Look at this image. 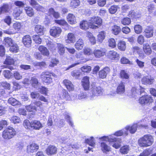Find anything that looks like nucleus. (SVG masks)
<instances>
[{
  "label": "nucleus",
  "mask_w": 156,
  "mask_h": 156,
  "mask_svg": "<svg viewBox=\"0 0 156 156\" xmlns=\"http://www.w3.org/2000/svg\"><path fill=\"white\" fill-rule=\"evenodd\" d=\"M121 30L120 27L115 25L112 27L111 30L112 33L113 34L115 35H117L121 32Z\"/></svg>",
  "instance_id": "45"
},
{
  "label": "nucleus",
  "mask_w": 156,
  "mask_h": 156,
  "mask_svg": "<svg viewBox=\"0 0 156 156\" xmlns=\"http://www.w3.org/2000/svg\"><path fill=\"white\" fill-rule=\"evenodd\" d=\"M22 26L23 25L20 22H16L13 24L12 28L13 30L11 29L5 30L4 31V33L9 35L15 34L20 30Z\"/></svg>",
  "instance_id": "7"
},
{
  "label": "nucleus",
  "mask_w": 156,
  "mask_h": 156,
  "mask_svg": "<svg viewBox=\"0 0 156 156\" xmlns=\"http://www.w3.org/2000/svg\"><path fill=\"white\" fill-rule=\"evenodd\" d=\"M11 122L14 124L19 123L20 121V118L16 116H13L10 119Z\"/></svg>",
  "instance_id": "64"
},
{
  "label": "nucleus",
  "mask_w": 156,
  "mask_h": 156,
  "mask_svg": "<svg viewBox=\"0 0 156 156\" xmlns=\"http://www.w3.org/2000/svg\"><path fill=\"white\" fill-rule=\"evenodd\" d=\"M79 26L82 30H87L90 28V21L89 22L87 20H83L80 22Z\"/></svg>",
  "instance_id": "23"
},
{
  "label": "nucleus",
  "mask_w": 156,
  "mask_h": 156,
  "mask_svg": "<svg viewBox=\"0 0 156 156\" xmlns=\"http://www.w3.org/2000/svg\"><path fill=\"white\" fill-rule=\"evenodd\" d=\"M141 81L143 84L151 85L153 84L154 81V79L151 76H146L142 77L141 80Z\"/></svg>",
  "instance_id": "13"
},
{
  "label": "nucleus",
  "mask_w": 156,
  "mask_h": 156,
  "mask_svg": "<svg viewBox=\"0 0 156 156\" xmlns=\"http://www.w3.org/2000/svg\"><path fill=\"white\" fill-rule=\"evenodd\" d=\"M67 39L66 40V42L67 44L73 43L76 40L75 34L73 33H69L67 36Z\"/></svg>",
  "instance_id": "27"
},
{
  "label": "nucleus",
  "mask_w": 156,
  "mask_h": 156,
  "mask_svg": "<svg viewBox=\"0 0 156 156\" xmlns=\"http://www.w3.org/2000/svg\"><path fill=\"white\" fill-rule=\"evenodd\" d=\"M23 125L26 129H29L38 130L42 127L40 121L36 120L30 122L28 120L25 119L23 121Z\"/></svg>",
  "instance_id": "3"
},
{
  "label": "nucleus",
  "mask_w": 156,
  "mask_h": 156,
  "mask_svg": "<svg viewBox=\"0 0 156 156\" xmlns=\"http://www.w3.org/2000/svg\"><path fill=\"white\" fill-rule=\"evenodd\" d=\"M108 46L111 48H115L116 45V41L113 38H110L108 40Z\"/></svg>",
  "instance_id": "48"
},
{
  "label": "nucleus",
  "mask_w": 156,
  "mask_h": 156,
  "mask_svg": "<svg viewBox=\"0 0 156 156\" xmlns=\"http://www.w3.org/2000/svg\"><path fill=\"white\" fill-rule=\"evenodd\" d=\"M66 18L67 21L70 24H75L76 23L75 16L72 13H69Z\"/></svg>",
  "instance_id": "29"
},
{
  "label": "nucleus",
  "mask_w": 156,
  "mask_h": 156,
  "mask_svg": "<svg viewBox=\"0 0 156 156\" xmlns=\"http://www.w3.org/2000/svg\"><path fill=\"white\" fill-rule=\"evenodd\" d=\"M26 108L27 111L29 112H32V114L33 115H35V113L37 111L35 106L34 105H33L31 104L26 106Z\"/></svg>",
  "instance_id": "39"
},
{
  "label": "nucleus",
  "mask_w": 156,
  "mask_h": 156,
  "mask_svg": "<svg viewBox=\"0 0 156 156\" xmlns=\"http://www.w3.org/2000/svg\"><path fill=\"white\" fill-rule=\"evenodd\" d=\"M10 10L9 5L7 3H4L0 7V15L3 13H8Z\"/></svg>",
  "instance_id": "30"
},
{
  "label": "nucleus",
  "mask_w": 156,
  "mask_h": 156,
  "mask_svg": "<svg viewBox=\"0 0 156 156\" xmlns=\"http://www.w3.org/2000/svg\"><path fill=\"white\" fill-rule=\"evenodd\" d=\"M144 35L147 38H150L153 36L154 31L152 27L147 26L144 30Z\"/></svg>",
  "instance_id": "20"
},
{
  "label": "nucleus",
  "mask_w": 156,
  "mask_h": 156,
  "mask_svg": "<svg viewBox=\"0 0 156 156\" xmlns=\"http://www.w3.org/2000/svg\"><path fill=\"white\" fill-rule=\"evenodd\" d=\"M84 46L83 40L81 38L79 39L76 42L74 46L76 49L78 50H81Z\"/></svg>",
  "instance_id": "31"
},
{
  "label": "nucleus",
  "mask_w": 156,
  "mask_h": 156,
  "mask_svg": "<svg viewBox=\"0 0 156 156\" xmlns=\"http://www.w3.org/2000/svg\"><path fill=\"white\" fill-rule=\"evenodd\" d=\"M62 83L69 92L74 90V86L72 82L68 79H65L62 82Z\"/></svg>",
  "instance_id": "16"
},
{
  "label": "nucleus",
  "mask_w": 156,
  "mask_h": 156,
  "mask_svg": "<svg viewBox=\"0 0 156 156\" xmlns=\"http://www.w3.org/2000/svg\"><path fill=\"white\" fill-rule=\"evenodd\" d=\"M147 8L149 13L151 14L154 12L155 9V5L153 4H151L147 6Z\"/></svg>",
  "instance_id": "62"
},
{
  "label": "nucleus",
  "mask_w": 156,
  "mask_h": 156,
  "mask_svg": "<svg viewBox=\"0 0 156 156\" xmlns=\"http://www.w3.org/2000/svg\"><path fill=\"white\" fill-rule=\"evenodd\" d=\"M119 75L120 78L122 79L128 80L129 78V75L125 70H121Z\"/></svg>",
  "instance_id": "41"
},
{
  "label": "nucleus",
  "mask_w": 156,
  "mask_h": 156,
  "mask_svg": "<svg viewBox=\"0 0 156 156\" xmlns=\"http://www.w3.org/2000/svg\"><path fill=\"white\" fill-rule=\"evenodd\" d=\"M89 21L90 28L93 29L98 28V26H101L102 23V19L98 16H94L91 17Z\"/></svg>",
  "instance_id": "8"
},
{
  "label": "nucleus",
  "mask_w": 156,
  "mask_h": 156,
  "mask_svg": "<svg viewBox=\"0 0 156 156\" xmlns=\"http://www.w3.org/2000/svg\"><path fill=\"white\" fill-rule=\"evenodd\" d=\"M34 30L39 35H42L44 34V27L41 25H36L34 28Z\"/></svg>",
  "instance_id": "32"
},
{
  "label": "nucleus",
  "mask_w": 156,
  "mask_h": 156,
  "mask_svg": "<svg viewBox=\"0 0 156 156\" xmlns=\"http://www.w3.org/2000/svg\"><path fill=\"white\" fill-rule=\"evenodd\" d=\"M47 47L48 49L52 53L55 52L56 51L57 46L55 44L51 42H48L47 44Z\"/></svg>",
  "instance_id": "42"
},
{
  "label": "nucleus",
  "mask_w": 156,
  "mask_h": 156,
  "mask_svg": "<svg viewBox=\"0 0 156 156\" xmlns=\"http://www.w3.org/2000/svg\"><path fill=\"white\" fill-rule=\"evenodd\" d=\"M153 102V97L148 94L142 95L139 98L138 100L139 103L142 105H149Z\"/></svg>",
  "instance_id": "6"
},
{
  "label": "nucleus",
  "mask_w": 156,
  "mask_h": 156,
  "mask_svg": "<svg viewBox=\"0 0 156 156\" xmlns=\"http://www.w3.org/2000/svg\"><path fill=\"white\" fill-rule=\"evenodd\" d=\"M108 141L112 144V146L116 149L120 147L121 142L120 139L117 138H110L108 137Z\"/></svg>",
  "instance_id": "9"
},
{
  "label": "nucleus",
  "mask_w": 156,
  "mask_h": 156,
  "mask_svg": "<svg viewBox=\"0 0 156 156\" xmlns=\"http://www.w3.org/2000/svg\"><path fill=\"white\" fill-rule=\"evenodd\" d=\"M33 39L36 44H40L41 43V39L40 38L39 35H34L33 36Z\"/></svg>",
  "instance_id": "60"
},
{
  "label": "nucleus",
  "mask_w": 156,
  "mask_h": 156,
  "mask_svg": "<svg viewBox=\"0 0 156 156\" xmlns=\"http://www.w3.org/2000/svg\"><path fill=\"white\" fill-rule=\"evenodd\" d=\"M154 142L153 136L148 134L144 135L138 140V144L141 147H147L151 146Z\"/></svg>",
  "instance_id": "2"
},
{
  "label": "nucleus",
  "mask_w": 156,
  "mask_h": 156,
  "mask_svg": "<svg viewBox=\"0 0 156 156\" xmlns=\"http://www.w3.org/2000/svg\"><path fill=\"white\" fill-rule=\"evenodd\" d=\"M80 0H71L70 6L73 9H76L80 5Z\"/></svg>",
  "instance_id": "40"
},
{
  "label": "nucleus",
  "mask_w": 156,
  "mask_h": 156,
  "mask_svg": "<svg viewBox=\"0 0 156 156\" xmlns=\"http://www.w3.org/2000/svg\"><path fill=\"white\" fill-rule=\"evenodd\" d=\"M24 10L27 16L29 17H32L34 15L35 13L33 9L30 6H26Z\"/></svg>",
  "instance_id": "34"
},
{
  "label": "nucleus",
  "mask_w": 156,
  "mask_h": 156,
  "mask_svg": "<svg viewBox=\"0 0 156 156\" xmlns=\"http://www.w3.org/2000/svg\"><path fill=\"white\" fill-rule=\"evenodd\" d=\"M117 47L118 49L120 51H125L126 47V42L124 41H119L117 44Z\"/></svg>",
  "instance_id": "36"
},
{
  "label": "nucleus",
  "mask_w": 156,
  "mask_h": 156,
  "mask_svg": "<svg viewBox=\"0 0 156 156\" xmlns=\"http://www.w3.org/2000/svg\"><path fill=\"white\" fill-rule=\"evenodd\" d=\"M57 44L58 52L60 55H63L65 51L64 46L62 44L60 43H58Z\"/></svg>",
  "instance_id": "38"
},
{
  "label": "nucleus",
  "mask_w": 156,
  "mask_h": 156,
  "mask_svg": "<svg viewBox=\"0 0 156 156\" xmlns=\"http://www.w3.org/2000/svg\"><path fill=\"white\" fill-rule=\"evenodd\" d=\"M16 134L15 129L12 127L9 126L2 132V136L5 140H9L13 138Z\"/></svg>",
  "instance_id": "5"
},
{
  "label": "nucleus",
  "mask_w": 156,
  "mask_h": 156,
  "mask_svg": "<svg viewBox=\"0 0 156 156\" xmlns=\"http://www.w3.org/2000/svg\"><path fill=\"white\" fill-rule=\"evenodd\" d=\"M62 32V30L61 28L56 26L52 27L49 30L50 35L54 37L59 36Z\"/></svg>",
  "instance_id": "10"
},
{
  "label": "nucleus",
  "mask_w": 156,
  "mask_h": 156,
  "mask_svg": "<svg viewBox=\"0 0 156 156\" xmlns=\"http://www.w3.org/2000/svg\"><path fill=\"white\" fill-rule=\"evenodd\" d=\"M120 58V55L117 52L113 50L109 51L108 53V58L112 61H118Z\"/></svg>",
  "instance_id": "11"
},
{
  "label": "nucleus",
  "mask_w": 156,
  "mask_h": 156,
  "mask_svg": "<svg viewBox=\"0 0 156 156\" xmlns=\"http://www.w3.org/2000/svg\"><path fill=\"white\" fill-rule=\"evenodd\" d=\"M131 22L130 18L128 17L123 18L121 20V23L124 25H128Z\"/></svg>",
  "instance_id": "52"
},
{
  "label": "nucleus",
  "mask_w": 156,
  "mask_h": 156,
  "mask_svg": "<svg viewBox=\"0 0 156 156\" xmlns=\"http://www.w3.org/2000/svg\"><path fill=\"white\" fill-rule=\"evenodd\" d=\"M8 103L14 106L19 104V102L15 98L11 97L8 100Z\"/></svg>",
  "instance_id": "54"
},
{
  "label": "nucleus",
  "mask_w": 156,
  "mask_h": 156,
  "mask_svg": "<svg viewBox=\"0 0 156 156\" xmlns=\"http://www.w3.org/2000/svg\"><path fill=\"white\" fill-rule=\"evenodd\" d=\"M131 51L133 54L137 53L139 55V57L141 58L144 59L145 57L140 48L138 46L133 47L131 48Z\"/></svg>",
  "instance_id": "14"
},
{
  "label": "nucleus",
  "mask_w": 156,
  "mask_h": 156,
  "mask_svg": "<svg viewBox=\"0 0 156 156\" xmlns=\"http://www.w3.org/2000/svg\"><path fill=\"white\" fill-rule=\"evenodd\" d=\"M59 98L62 100L66 101H70L71 99V97L68 92L65 89L62 90V94L59 95Z\"/></svg>",
  "instance_id": "19"
},
{
  "label": "nucleus",
  "mask_w": 156,
  "mask_h": 156,
  "mask_svg": "<svg viewBox=\"0 0 156 156\" xmlns=\"http://www.w3.org/2000/svg\"><path fill=\"white\" fill-rule=\"evenodd\" d=\"M124 134L126 135H128L127 131L124 132L122 129L116 131L114 133L113 135L117 136H123Z\"/></svg>",
  "instance_id": "56"
},
{
  "label": "nucleus",
  "mask_w": 156,
  "mask_h": 156,
  "mask_svg": "<svg viewBox=\"0 0 156 156\" xmlns=\"http://www.w3.org/2000/svg\"><path fill=\"white\" fill-rule=\"evenodd\" d=\"M13 43V41L10 37H5L4 39L3 44L6 47H10Z\"/></svg>",
  "instance_id": "33"
},
{
  "label": "nucleus",
  "mask_w": 156,
  "mask_h": 156,
  "mask_svg": "<svg viewBox=\"0 0 156 156\" xmlns=\"http://www.w3.org/2000/svg\"><path fill=\"white\" fill-rule=\"evenodd\" d=\"M105 36L104 32L101 31L99 33L98 35V41L101 42L105 38Z\"/></svg>",
  "instance_id": "63"
},
{
  "label": "nucleus",
  "mask_w": 156,
  "mask_h": 156,
  "mask_svg": "<svg viewBox=\"0 0 156 156\" xmlns=\"http://www.w3.org/2000/svg\"><path fill=\"white\" fill-rule=\"evenodd\" d=\"M116 93L119 94L124 93L125 92V88L124 83L121 81L117 87L116 90Z\"/></svg>",
  "instance_id": "21"
},
{
  "label": "nucleus",
  "mask_w": 156,
  "mask_h": 156,
  "mask_svg": "<svg viewBox=\"0 0 156 156\" xmlns=\"http://www.w3.org/2000/svg\"><path fill=\"white\" fill-rule=\"evenodd\" d=\"M48 15L50 17L52 16L55 19L54 22L56 24L64 27L63 29L65 30H68L69 29V25L65 20L64 19L58 20L60 17V14L58 12L55 11L54 8L51 7L48 9Z\"/></svg>",
  "instance_id": "1"
},
{
  "label": "nucleus",
  "mask_w": 156,
  "mask_h": 156,
  "mask_svg": "<svg viewBox=\"0 0 156 156\" xmlns=\"http://www.w3.org/2000/svg\"><path fill=\"white\" fill-rule=\"evenodd\" d=\"M22 42L26 47H30L32 44L31 37L29 35H26L24 36L22 38Z\"/></svg>",
  "instance_id": "18"
},
{
  "label": "nucleus",
  "mask_w": 156,
  "mask_h": 156,
  "mask_svg": "<svg viewBox=\"0 0 156 156\" xmlns=\"http://www.w3.org/2000/svg\"><path fill=\"white\" fill-rule=\"evenodd\" d=\"M80 69L83 73H88L91 71V67L89 66H84L81 68Z\"/></svg>",
  "instance_id": "58"
},
{
  "label": "nucleus",
  "mask_w": 156,
  "mask_h": 156,
  "mask_svg": "<svg viewBox=\"0 0 156 156\" xmlns=\"http://www.w3.org/2000/svg\"><path fill=\"white\" fill-rule=\"evenodd\" d=\"M87 36L92 44L94 45L96 44V41L95 38L91 32L87 31Z\"/></svg>",
  "instance_id": "37"
},
{
  "label": "nucleus",
  "mask_w": 156,
  "mask_h": 156,
  "mask_svg": "<svg viewBox=\"0 0 156 156\" xmlns=\"http://www.w3.org/2000/svg\"><path fill=\"white\" fill-rule=\"evenodd\" d=\"M10 47L9 51L13 53H17L19 50V47L16 43H13Z\"/></svg>",
  "instance_id": "43"
},
{
  "label": "nucleus",
  "mask_w": 156,
  "mask_h": 156,
  "mask_svg": "<svg viewBox=\"0 0 156 156\" xmlns=\"http://www.w3.org/2000/svg\"><path fill=\"white\" fill-rule=\"evenodd\" d=\"M91 94L94 96L96 94H99L102 93V90L100 87H92L91 90Z\"/></svg>",
  "instance_id": "46"
},
{
  "label": "nucleus",
  "mask_w": 156,
  "mask_h": 156,
  "mask_svg": "<svg viewBox=\"0 0 156 156\" xmlns=\"http://www.w3.org/2000/svg\"><path fill=\"white\" fill-rule=\"evenodd\" d=\"M39 148V146L37 144L33 143L27 146L26 151L28 153H33L36 152Z\"/></svg>",
  "instance_id": "15"
},
{
  "label": "nucleus",
  "mask_w": 156,
  "mask_h": 156,
  "mask_svg": "<svg viewBox=\"0 0 156 156\" xmlns=\"http://www.w3.org/2000/svg\"><path fill=\"white\" fill-rule=\"evenodd\" d=\"M57 148L55 146L50 145L47 147L45 150V152L48 155L52 156L57 154Z\"/></svg>",
  "instance_id": "12"
},
{
  "label": "nucleus",
  "mask_w": 156,
  "mask_h": 156,
  "mask_svg": "<svg viewBox=\"0 0 156 156\" xmlns=\"http://www.w3.org/2000/svg\"><path fill=\"white\" fill-rule=\"evenodd\" d=\"M39 92L40 93L45 96L48 95V89L44 86H42L39 88Z\"/></svg>",
  "instance_id": "59"
},
{
  "label": "nucleus",
  "mask_w": 156,
  "mask_h": 156,
  "mask_svg": "<svg viewBox=\"0 0 156 156\" xmlns=\"http://www.w3.org/2000/svg\"><path fill=\"white\" fill-rule=\"evenodd\" d=\"M119 8V7L118 5H112L108 9L109 12L111 14H114L117 12Z\"/></svg>",
  "instance_id": "57"
},
{
  "label": "nucleus",
  "mask_w": 156,
  "mask_h": 156,
  "mask_svg": "<svg viewBox=\"0 0 156 156\" xmlns=\"http://www.w3.org/2000/svg\"><path fill=\"white\" fill-rule=\"evenodd\" d=\"M23 10L18 7H16L13 10L12 16L16 19H19L21 14L23 13Z\"/></svg>",
  "instance_id": "25"
},
{
  "label": "nucleus",
  "mask_w": 156,
  "mask_h": 156,
  "mask_svg": "<svg viewBox=\"0 0 156 156\" xmlns=\"http://www.w3.org/2000/svg\"><path fill=\"white\" fill-rule=\"evenodd\" d=\"M134 30L136 33L138 34H140L142 32V27L139 24L135 25L134 26Z\"/></svg>",
  "instance_id": "55"
},
{
  "label": "nucleus",
  "mask_w": 156,
  "mask_h": 156,
  "mask_svg": "<svg viewBox=\"0 0 156 156\" xmlns=\"http://www.w3.org/2000/svg\"><path fill=\"white\" fill-rule=\"evenodd\" d=\"M4 64L8 65H11L14 64V59L9 56H8L4 61Z\"/></svg>",
  "instance_id": "49"
},
{
  "label": "nucleus",
  "mask_w": 156,
  "mask_h": 156,
  "mask_svg": "<svg viewBox=\"0 0 156 156\" xmlns=\"http://www.w3.org/2000/svg\"><path fill=\"white\" fill-rule=\"evenodd\" d=\"M34 106L36 108V109H40L42 110L43 108V103L40 101H36L34 102Z\"/></svg>",
  "instance_id": "53"
},
{
  "label": "nucleus",
  "mask_w": 156,
  "mask_h": 156,
  "mask_svg": "<svg viewBox=\"0 0 156 156\" xmlns=\"http://www.w3.org/2000/svg\"><path fill=\"white\" fill-rule=\"evenodd\" d=\"M130 150V147L129 145H125L120 147L119 152L122 154H127Z\"/></svg>",
  "instance_id": "35"
},
{
  "label": "nucleus",
  "mask_w": 156,
  "mask_h": 156,
  "mask_svg": "<svg viewBox=\"0 0 156 156\" xmlns=\"http://www.w3.org/2000/svg\"><path fill=\"white\" fill-rule=\"evenodd\" d=\"M120 62L121 64L132 65L133 62L129 60L126 57L122 56L120 59Z\"/></svg>",
  "instance_id": "47"
},
{
  "label": "nucleus",
  "mask_w": 156,
  "mask_h": 156,
  "mask_svg": "<svg viewBox=\"0 0 156 156\" xmlns=\"http://www.w3.org/2000/svg\"><path fill=\"white\" fill-rule=\"evenodd\" d=\"M82 85L85 90H88L90 88L89 77L87 76L83 78L81 82Z\"/></svg>",
  "instance_id": "17"
},
{
  "label": "nucleus",
  "mask_w": 156,
  "mask_h": 156,
  "mask_svg": "<svg viewBox=\"0 0 156 156\" xmlns=\"http://www.w3.org/2000/svg\"><path fill=\"white\" fill-rule=\"evenodd\" d=\"M143 50L145 54L149 55L152 53V50L151 46L148 43L144 44L143 45Z\"/></svg>",
  "instance_id": "22"
},
{
  "label": "nucleus",
  "mask_w": 156,
  "mask_h": 156,
  "mask_svg": "<svg viewBox=\"0 0 156 156\" xmlns=\"http://www.w3.org/2000/svg\"><path fill=\"white\" fill-rule=\"evenodd\" d=\"M140 14L139 12L134 10H131L128 13V16L130 18L136 19L140 17Z\"/></svg>",
  "instance_id": "26"
},
{
  "label": "nucleus",
  "mask_w": 156,
  "mask_h": 156,
  "mask_svg": "<svg viewBox=\"0 0 156 156\" xmlns=\"http://www.w3.org/2000/svg\"><path fill=\"white\" fill-rule=\"evenodd\" d=\"M51 76L56 77V75L52 72L48 71L43 72L40 75L42 83L43 84L49 85L53 82V78Z\"/></svg>",
  "instance_id": "4"
},
{
  "label": "nucleus",
  "mask_w": 156,
  "mask_h": 156,
  "mask_svg": "<svg viewBox=\"0 0 156 156\" xmlns=\"http://www.w3.org/2000/svg\"><path fill=\"white\" fill-rule=\"evenodd\" d=\"M81 74V73L76 70H73L71 73V76L76 79H79Z\"/></svg>",
  "instance_id": "50"
},
{
  "label": "nucleus",
  "mask_w": 156,
  "mask_h": 156,
  "mask_svg": "<svg viewBox=\"0 0 156 156\" xmlns=\"http://www.w3.org/2000/svg\"><path fill=\"white\" fill-rule=\"evenodd\" d=\"M12 18L10 16H6L3 20V22L8 25L10 26L12 23Z\"/></svg>",
  "instance_id": "61"
},
{
  "label": "nucleus",
  "mask_w": 156,
  "mask_h": 156,
  "mask_svg": "<svg viewBox=\"0 0 156 156\" xmlns=\"http://www.w3.org/2000/svg\"><path fill=\"white\" fill-rule=\"evenodd\" d=\"M38 49L41 55L44 56L48 57L50 55L49 52L45 46L43 45H40L39 46Z\"/></svg>",
  "instance_id": "28"
},
{
  "label": "nucleus",
  "mask_w": 156,
  "mask_h": 156,
  "mask_svg": "<svg viewBox=\"0 0 156 156\" xmlns=\"http://www.w3.org/2000/svg\"><path fill=\"white\" fill-rule=\"evenodd\" d=\"M83 52L84 55L88 56L92 55L93 52L91 48L87 47L84 48L83 49Z\"/></svg>",
  "instance_id": "51"
},
{
  "label": "nucleus",
  "mask_w": 156,
  "mask_h": 156,
  "mask_svg": "<svg viewBox=\"0 0 156 156\" xmlns=\"http://www.w3.org/2000/svg\"><path fill=\"white\" fill-rule=\"evenodd\" d=\"M93 53L96 58H99L104 56L106 54V51L104 48H101L100 50L95 49Z\"/></svg>",
  "instance_id": "24"
},
{
  "label": "nucleus",
  "mask_w": 156,
  "mask_h": 156,
  "mask_svg": "<svg viewBox=\"0 0 156 156\" xmlns=\"http://www.w3.org/2000/svg\"><path fill=\"white\" fill-rule=\"evenodd\" d=\"M137 127L136 125H133L131 126H127L125 127L127 131L129 130L132 134L134 133L137 130Z\"/></svg>",
  "instance_id": "44"
}]
</instances>
